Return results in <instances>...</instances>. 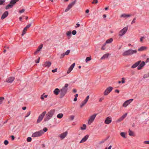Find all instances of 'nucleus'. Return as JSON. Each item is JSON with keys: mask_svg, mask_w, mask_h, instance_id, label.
<instances>
[{"mask_svg": "<svg viewBox=\"0 0 149 149\" xmlns=\"http://www.w3.org/2000/svg\"><path fill=\"white\" fill-rule=\"evenodd\" d=\"M55 111V110L52 109L48 112L46 114V117L45 118L44 120L46 121L50 119L54 114Z\"/></svg>", "mask_w": 149, "mask_h": 149, "instance_id": "f257e3e1", "label": "nucleus"}, {"mask_svg": "<svg viewBox=\"0 0 149 149\" xmlns=\"http://www.w3.org/2000/svg\"><path fill=\"white\" fill-rule=\"evenodd\" d=\"M137 52V51L136 50H134L132 49H129L124 51L122 55L123 56H128L136 54Z\"/></svg>", "mask_w": 149, "mask_h": 149, "instance_id": "f03ea898", "label": "nucleus"}, {"mask_svg": "<svg viewBox=\"0 0 149 149\" xmlns=\"http://www.w3.org/2000/svg\"><path fill=\"white\" fill-rule=\"evenodd\" d=\"M68 84H65V86L63 87L60 90V97L62 98L63 97L66 93L68 89Z\"/></svg>", "mask_w": 149, "mask_h": 149, "instance_id": "7ed1b4c3", "label": "nucleus"}, {"mask_svg": "<svg viewBox=\"0 0 149 149\" xmlns=\"http://www.w3.org/2000/svg\"><path fill=\"white\" fill-rule=\"evenodd\" d=\"M19 0H11L10 2V4H8L6 7V9H8L10 8H11L13 5L17 1Z\"/></svg>", "mask_w": 149, "mask_h": 149, "instance_id": "20e7f679", "label": "nucleus"}, {"mask_svg": "<svg viewBox=\"0 0 149 149\" xmlns=\"http://www.w3.org/2000/svg\"><path fill=\"white\" fill-rule=\"evenodd\" d=\"M44 133V132L42 130H41L40 131L36 132L34 133L32 135V137H36L41 136L42 134Z\"/></svg>", "mask_w": 149, "mask_h": 149, "instance_id": "39448f33", "label": "nucleus"}, {"mask_svg": "<svg viewBox=\"0 0 149 149\" xmlns=\"http://www.w3.org/2000/svg\"><path fill=\"white\" fill-rule=\"evenodd\" d=\"M112 87L109 86L107 88L103 93L104 95L105 96L108 95L113 90Z\"/></svg>", "mask_w": 149, "mask_h": 149, "instance_id": "423d86ee", "label": "nucleus"}, {"mask_svg": "<svg viewBox=\"0 0 149 149\" xmlns=\"http://www.w3.org/2000/svg\"><path fill=\"white\" fill-rule=\"evenodd\" d=\"M46 113V112L45 111H44L39 115L37 121V123H38L40 122V121L42 120Z\"/></svg>", "mask_w": 149, "mask_h": 149, "instance_id": "0eeeda50", "label": "nucleus"}, {"mask_svg": "<svg viewBox=\"0 0 149 149\" xmlns=\"http://www.w3.org/2000/svg\"><path fill=\"white\" fill-rule=\"evenodd\" d=\"M96 115L97 114H94L92 115V116H91L89 117L88 122V124L89 125H91V123L93 121L95 118L96 117Z\"/></svg>", "mask_w": 149, "mask_h": 149, "instance_id": "6e6552de", "label": "nucleus"}, {"mask_svg": "<svg viewBox=\"0 0 149 149\" xmlns=\"http://www.w3.org/2000/svg\"><path fill=\"white\" fill-rule=\"evenodd\" d=\"M127 29V27H124L123 29L120 31L119 33V35L120 36H123L126 32Z\"/></svg>", "mask_w": 149, "mask_h": 149, "instance_id": "1a4fd4ad", "label": "nucleus"}, {"mask_svg": "<svg viewBox=\"0 0 149 149\" xmlns=\"http://www.w3.org/2000/svg\"><path fill=\"white\" fill-rule=\"evenodd\" d=\"M89 98V96H87L85 100L82 102L80 106V108H82L87 102Z\"/></svg>", "mask_w": 149, "mask_h": 149, "instance_id": "9d476101", "label": "nucleus"}, {"mask_svg": "<svg viewBox=\"0 0 149 149\" xmlns=\"http://www.w3.org/2000/svg\"><path fill=\"white\" fill-rule=\"evenodd\" d=\"M133 99H131L126 101L123 103V106L124 107H126L133 101Z\"/></svg>", "mask_w": 149, "mask_h": 149, "instance_id": "9b49d317", "label": "nucleus"}, {"mask_svg": "<svg viewBox=\"0 0 149 149\" xmlns=\"http://www.w3.org/2000/svg\"><path fill=\"white\" fill-rule=\"evenodd\" d=\"M68 134V132L66 131L63 133L59 134L58 137H60L61 139H64L67 135Z\"/></svg>", "mask_w": 149, "mask_h": 149, "instance_id": "f8f14e48", "label": "nucleus"}, {"mask_svg": "<svg viewBox=\"0 0 149 149\" xmlns=\"http://www.w3.org/2000/svg\"><path fill=\"white\" fill-rule=\"evenodd\" d=\"M127 115V113H126L122 116L121 117L119 118L118 119L117 121L116 122L117 123H119L121 121L123 120V119L126 117Z\"/></svg>", "mask_w": 149, "mask_h": 149, "instance_id": "ddd939ff", "label": "nucleus"}, {"mask_svg": "<svg viewBox=\"0 0 149 149\" xmlns=\"http://www.w3.org/2000/svg\"><path fill=\"white\" fill-rule=\"evenodd\" d=\"M75 64V63H73L67 71V73L69 74L70 73L71 71L73 70V68L74 67Z\"/></svg>", "mask_w": 149, "mask_h": 149, "instance_id": "4468645a", "label": "nucleus"}, {"mask_svg": "<svg viewBox=\"0 0 149 149\" xmlns=\"http://www.w3.org/2000/svg\"><path fill=\"white\" fill-rule=\"evenodd\" d=\"M112 120L111 118L109 117H107L104 121V123L106 124H108L111 123Z\"/></svg>", "mask_w": 149, "mask_h": 149, "instance_id": "2eb2a0df", "label": "nucleus"}, {"mask_svg": "<svg viewBox=\"0 0 149 149\" xmlns=\"http://www.w3.org/2000/svg\"><path fill=\"white\" fill-rule=\"evenodd\" d=\"M15 79V78L13 77H10L8 78L6 81L8 83H11Z\"/></svg>", "mask_w": 149, "mask_h": 149, "instance_id": "dca6fc26", "label": "nucleus"}, {"mask_svg": "<svg viewBox=\"0 0 149 149\" xmlns=\"http://www.w3.org/2000/svg\"><path fill=\"white\" fill-rule=\"evenodd\" d=\"M88 137L89 135H87L85 136L80 141L79 143H83L85 142L88 139Z\"/></svg>", "mask_w": 149, "mask_h": 149, "instance_id": "f3484780", "label": "nucleus"}, {"mask_svg": "<svg viewBox=\"0 0 149 149\" xmlns=\"http://www.w3.org/2000/svg\"><path fill=\"white\" fill-rule=\"evenodd\" d=\"M43 47V45L41 44L40 45L39 47H38V48L37 49L36 51L34 52V54L36 55L37 54L38 52H39L41 49H42V47Z\"/></svg>", "mask_w": 149, "mask_h": 149, "instance_id": "a211bd4d", "label": "nucleus"}, {"mask_svg": "<svg viewBox=\"0 0 149 149\" xmlns=\"http://www.w3.org/2000/svg\"><path fill=\"white\" fill-rule=\"evenodd\" d=\"M8 11H5L2 15L1 17V19H3L6 17L8 15Z\"/></svg>", "mask_w": 149, "mask_h": 149, "instance_id": "6ab92c4d", "label": "nucleus"}, {"mask_svg": "<svg viewBox=\"0 0 149 149\" xmlns=\"http://www.w3.org/2000/svg\"><path fill=\"white\" fill-rule=\"evenodd\" d=\"M138 66L137 68L138 70L141 69L145 65V62L144 61H142L141 63Z\"/></svg>", "mask_w": 149, "mask_h": 149, "instance_id": "aec40b11", "label": "nucleus"}, {"mask_svg": "<svg viewBox=\"0 0 149 149\" xmlns=\"http://www.w3.org/2000/svg\"><path fill=\"white\" fill-rule=\"evenodd\" d=\"M141 62V61H137L132 66L131 68H136L139 65L140 63Z\"/></svg>", "mask_w": 149, "mask_h": 149, "instance_id": "412c9836", "label": "nucleus"}, {"mask_svg": "<svg viewBox=\"0 0 149 149\" xmlns=\"http://www.w3.org/2000/svg\"><path fill=\"white\" fill-rule=\"evenodd\" d=\"M51 62L47 61L44 63L43 64V66L45 67H49L51 65Z\"/></svg>", "mask_w": 149, "mask_h": 149, "instance_id": "4be33fe9", "label": "nucleus"}, {"mask_svg": "<svg viewBox=\"0 0 149 149\" xmlns=\"http://www.w3.org/2000/svg\"><path fill=\"white\" fill-rule=\"evenodd\" d=\"M130 15L129 14H123L121 15L120 17L126 18L128 17H130Z\"/></svg>", "mask_w": 149, "mask_h": 149, "instance_id": "5701e85b", "label": "nucleus"}, {"mask_svg": "<svg viewBox=\"0 0 149 149\" xmlns=\"http://www.w3.org/2000/svg\"><path fill=\"white\" fill-rule=\"evenodd\" d=\"M60 92V90L58 88H56L54 91V93L56 95H58Z\"/></svg>", "mask_w": 149, "mask_h": 149, "instance_id": "b1692460", "label": "nucleus"}, {"mask_svg": "<svg viewBox=\"0 0 149 149\" xmlns=\"http://www.w3.org/2000/svg\"><path fill=\"white\" fill-rule=\"evenodd\" d=\"M147 49V47L145 46H142L138 49L139 51H142L146 50Z\"/></svg>", "mask_w": 149, "mask_h": 149, "instance_id": "393cba45", "label": "nucleus"}, {"mask_svg": "<svg viewBox=\"0 0 149 149\" xmlns=\"http://www.w3.org/2000/svg\"><path fill=\"white\" fill-rule=\"evenodd\" d=\"M109 55V54H104L101 58V59H103L107 58Z\"/></svg>", "mask_w": 149, "mask_h": 149, "instance_id": "a878e982", "label": "nucleus"}, {"mask_svg": "<svg viewBox=\"0 0 149 149\" xmlns=\"http://www.w3.org/2000/svg\"><path fill=\"white\" fill-rule=\"evenodd\" d=\"M75 3V1H74L72 2V3H70L68 5V6L70 8H72V7L74 5V4Z\"/></svg>", "mask_w": 149, "mask_h": 149, "instance_id": "bb28decb", "label": "nucleus"}, {"mask_svg": "<svg viewBox=\"0 0 149 149\" xmlns=\"http://www.w3.org/2000/svg\"><path fill=\"white\" fill-rule=\"evenodd\" d=\"M63 116V114L62 113L58 114L57 116V117L59 119L61 118Z\"/></svg>", "mask_w": 149, "mask_h": 149, "instance_id": "cd10ccee", "label": "nucleus"}, {"mask_svg": "<svg viewBox=\"0 0 149 149\" xmlns=\"http://www.w3.org/2000/svg\"><path fill=\"white\" fill-rule=\"evenodd\" d=\"M113 40V39L112 38L108 39L106 42V43H109L111 42Z\"/></svg>", "mask_w": 149, "mask_h": 149, "instance_id": "c85d7f7f", "label": "nucleus"}, {"mask_svg": "<svg viewBox=\"0 0 149 149\" xmlns=\"http://www.w3.org/2000/svg\"><path fill=\"white\" fill-rule=\"evenodd\" d=\"M134 134V132L130 130L129 131V135L130 136H133Z\"/></svg>", "mask_w": 149, "mask_h": 149, "instance_id": "c756f323", "label": "nucleus"}, {"mask_svg": "<svg viewBox=\"0 0 149 149\" xmlns=\"http://www.w3.org/2000/svg\"><path fill=\"white\" fill-rule=\"evenodd\" d=\"M45 93H43L42 95H41L40 98L42 100H43L44 99V97L47 98V95H44Z\"/></svg>", "mask_w": 149, "mask_h": 149, "instance_id": "7c9ffc66", "label": "nucleus"}, {"mask_svg": "<svg viewBox=\"0 0 149 149\" xmlns=\"http://www.w3.org/2000/svg\"><path fill=\"white\" fill-rule=\"evenodd\" d=\"M66 35L69 37V38H70L71 36V31H68L66 33Z\"/></svg>", "mask_w": 149, "mask_h": 149, "instance_id": "2f4dec72", "label": "nucleus"}, {"mask_svg": "<svg viewBox=\"0 0 149 149\" xmlns=\"http://www.w3.org/2000/svg\"><path fill=\"white\" fill-rule=\"evenodd\" d=\"M86 125L85 124H83L82 127H80V129L81 130H85L86 129Z\"/></svg>", "mask_w": 149, "mask_h": 149, "instance_id": "473e14b6", "label": "nucleus"}, {"mask_svg": "<svg viewBox=\"0 0 149 149\" xmlns=\"http://www.w3.org/2000/svg\"><path fill=\"white\" fill-rule=\"evenodd\" d=\"M27 29H26L25 28H24L22 34V36H23L24 34H25L26 32V31H27Z\"/></svg>", "mask_w": 149, "mask_h": 149, "instance_id": "72a5a7b5", "label": "nucleus"}, {"mask_svg": "<svg viewBox=\"0 0 149 149\" xmlns=\"http://www.w3.org/2000/svg\"><path fill=\"white\" fill-rule=\"evenodd\" d=\"M120 135L124 138H125V133L124 132H121L120 133Z\"/></svg>", "mask_w": 149, "mask_h": 149, "instance_id": "f704fd0d", "label": "nucleus"}, {"mask_svg": "<svg viewBox=\"0 0 149 149\" xmlns=\"http://www.w3.org/2000/svg\"><path fill=\"white\" fill-rule=\"evenodd\" d=\"M91 60V57H87L85 60L86 62L87 63L88 61H90Z\"/></svg>", "mask_w": 149, "mask_h": 149, "instance_id": "c9c22d12", "label": "nucleus"}, {"mask_svg": "<svg viewBox=\"0 0 149 149\" xmlns=\"http://www.w3.org/2000/svg\"><path fill=\"white\" fill-rule=\"evenodd\" d=\"M69 119L71 120H73L74 119V116L73 115L70 116L69 117Z\"/></svg>", "mask_w": 149, "mask_h": 149, "instance_id": "e433bc0d", "label": "nucleus"}, {"mask_svg": "<svg viewBox=\"0 0 149 149\" xmlns=\"http://www.w3.org/2000/svg\"><path fill=\"white\" fill-rule=\"evenodd\" d=\"M70 52V50H68L66 51L65 53H64V54L66 55H68Z\"/></svg>", "mask_w": 149, "mask_h": 149, "instance_id": "4c0bfd02", "label": "nucleus"}, {"mask_svg": "<svg viewBox=\"0 0 149 149\" xmlns=\"http://www.w3.org/2000/svg\"><path fill=\"white\" fill-rule=\"evenodd\" d=\"M4 99V98L3 97H0V104L2 103Z\"/></svg>", "mask_w": 149, "mask_h": 149, "instance_id": "58836bf2", "label": "nucleus"}, {"mask_svg": "<svg viewBox=\"0 0 149 149\" xmlns=\"http://www.w3.org/2000/svg\"><path fill=\"white\" fill-rule=\"evenodd\" d=\"M32 139L30 137H28L27 139V141L28 142H31V141Z\"/></svg>", "mask_w": 149, "mask_h": 149, "instance_id": "ea45409f", "label": "nucleus"}, {"mask_svg": "<svg viewBox=\"0 0 149 149\" xmlns=\"http://www.w3.org/2000/svg\"><path fill=\"white\" fill-rule=\"evenodd\" d=\"M31 26V24H29V25H27L25 27L26 29H27L28 28H29Z\"/></svg>", "mask_w": 149, "mask_h": 149, "instance_id": "a19ab883", "label": "nucleus"}, {"mask_svg": "<svg viewBox=\"0 0 149 149\" xmlns=\"http://www.w3.org/2000/svg\"><path fill=\"white\" fill-rule=\"evenodd\" d=\"M31 113V112L30 111H29V112L27 113L26 115L25 116V118H26L28 117L30 115Z\"/></svg>", "mask_w": 149, "mask_h": 149, "instance_id": "79ce46f5", "label": "nucleus"}, {"mask_svg": "<svg viewBox=\"0 0 149 149\" xmlns=\"http://www.w3.org/2000/svg\"><path fill=\"white\" fill-rule=\"evenodd\" d=\"M77 33V32L76 30H73L72 32V33L73 35H75Z\"/></svg>", "mask_w": 149, "mask_h": 149, "instance_id": "37998d69", "label": "nucleus"}, {"mask_svg": "<svg viewBox=\"0 0 149 149\" xmlns=\"http://www.w3.org/2000/svg\"><path fill=\"white\" fill-rule=\"evenodd\" d=\"M4 143L5 145H7L8 143V142L7 140H6L4 141Z\"/></svg>", "mask_w": 149, "mask_h": 149, "instance_id": "c03bdc74", "label": "nucleus"}, {"mask_svg": "<svg viewBox=\"0 0 149 149\" xmlns=\"http://www.w3.org/2000/svg\"><path fill=\"white\" fill-rule=\"evenodd\" d=\"M70 9V8H69L68 6V7H67V8H66V9L65 10V12H67Z\"/></svg>", "mask_w": 149, "mask_h": 149, "instance_id": "a18cd8bd", "label": "nucleus"}, {"mask_svg": "<svg viewBox=\"0 0 149 149\" xmlns=\"http://www.w3.org/2000/svg\"><path fill=\"white\" fill-rule=\"evenodd\" d=\"M70 9V8H69L68 6V7H67V8H66V9L65 10V12H67Z\"/></svg>", "mask_w": 149, "mask_h": 149, "instance_id": "49530a36", "label": "nucleus"}, {"mask_svg": "<svg viewBox=\"0 0 149 149\" xmlns=\"http://www.w3.org/2000/svg\"><path fill=\"white\" fill-rule=\"evenodd\" d=\"M65 55V54H64V53L62 54L61 55V56L60 57V58H63Z\"/></svg>", "mask_w": 149, "mask_h": 149, "instance_id": "de8ad7c7", "label": "nucleus"}, {"mask_svg": "<svg viewBox=\"0 0 149 149\" xmlns=\"http://www.w3.org/2000/svg\"><path fill=\"white\" fill-rule=\"evenodd\" d=\"M5 1L0 0V5H1Z\"/></svg>", "mask_w": 149, "mask_h": 149, "instance_id": "09e8293b", "label": "nucleus"}, {"mask_svg": "<svg viewBox=\"0 0 149 149\" xmlns=\"http://www.w3.org/2000/svg\"><path fill=\"white\" fill-rule=\"evenodd\" d=\"M95 3H97V0H93V1L92 2L93 4Z\"/></svg>", "mask_w": 149, "mask_h": 149, "instance_id": "8fccbe9b", "label": "nucleus"}, {"mask_svg": "<svg viewBox=\"0 0 149 149\" xmlns=\"http://www.w3.org/2000/svg\"><path fill=\"white\" fill-rule=\"evenodd\" d=\"M143 143L145 144H149V141H145Z\"/></svg>", "mask_w": 149, "mask_h": 149, "instance_id": "3c124183", "label": "nucleus"}, {"mask_svg": "<svg viewBox=\"0 0 149 149\" xmlns=\"http://www.w3.org/2000/svg\"><path fill=\"white\" fill-rule=\"evenodd\" d=\"M25 10L24 9H22L21 10L19 11V12L20 13H22L24 12Z\"/></svg>", "mask_w": 149, "mask_h": 149, "instance_id": "603ef678", "label": "nucleus"}, {"mask_svg": "<svg viewBox=\"0 0 149 149\" xmlns=\"http://www.w3.org/2000/svg\"><path fill=\"white\" fill-rule=\"evenodd\" d=\"M121 82L122 84H123L124 83H125V79L124 78H122V81H121Z\"/></svg>", "mask_w": 149, "mask_h": 149, "instance_id": "864d4df0", "label": "nucleus"}, {"mask_svg": "<svg viewBox=\"0 0 149 149\" xmlns=\"http://www.w3.org/2000/svg\"><path fill=\"white\" fill-rule=\"evenodd\" d=\"M47 128L45 127L43 129V132H46L47 131Z\"/></svg>", "mask_w": 149, "mask_h": 149, "instance_id": "5fc2aeb1", "label": "nucleus"}, {"mask_svg": "<svg viewBox=\"0 0 149 149\" xmlns=\"http://www.w3.org/2000/svg\"><path fill=\"white\" fill-rule=\"evenodd\" d=\"M57 68H56L54 70H52V72H57Z\"/></svg>", "mask_w": 149, "mask_h": 149, "instance_id": "6e6d98bb", "label": "nucleus"}, {"mask_svg": "<svg viewBox=\"0 0 149 149\" xmlns=\"http://www.w3.org/2000/svg\"><path fill=\"white\" fill-rule=\"evenodd\" d=\"M149 77V75H144L143 77L144 79L148 78Z\"/></svg>", "mask_w": 149, "mask_h": 149, "instance_id": "4d7b16f0", "label": "nucleus"}, {"mask_svg": "<svg viewBox=\"0 0 149 149\" xmlns=\"http://www.w3.org/2000/svg\"><path fill=\"white\" fill-rule=\"evenodd\" d=\"M135 18H134L133 20L132 21V22H131V24H133L134 23H135Z\"/></svg>", "mask_w": 149, "mask_h": 149, "instance_id": "13d9d810", "label": "nucleus"}, {"mask_svg": "<svg viewBox=\"0 0 149 149\" xmlns=\"http://www.w3.org/2000/svg\"><path fill=\"white\" fill-rule=\"evenodd\" d=\"M144 38V37H142L140 38V41L141 42H142L143 40V39Z\"/></svg>", "mask_w": 149, "mask_h": 149, "instance_id": "bf43d9fd", "label": "nucleus"}, {"mask_svg": "<svg viewBox=\"0 0 149 149\" xmlns=\"http://www.w3.org/2000/svg\"><path fill=\"white\" fill-rule=\"evenodd\" d=\"M80 26V25L78 23H77L76 24V26H75L76 28H77L78 27H79Z\"/></svg>", "mask_w": 149, "mask_h": 149, "instance_id": "052dcab7", "label": "nucleus"}, {"mask_svg": "<svg viewBox=\"0 0 149 149\" xmlns=\"http://www.w3.org/2000/svg\"><path fill=\"white\" fill-rule=\"evenodd\" d=\"M11 138L12 140H13L14 139L15 137L13 136V135L11 136Z\"/></svg>", "mask_w": 149, "mask_h": 149, "instance_id": "680f3d73", "label": "nucleus"}, {"mask_svg": "<svg viewBox=\"0 0 149 149\" xmlns=\"http://www.w3.org/2000/svg\"><path fill=\"white\" fill-rule=\"evenodd\" d=\"M148 62H149V58H147L146 61V63H147Z\"/></svg>", "mask_w": 149, "mask_h": 149, "instance_id": "e2e57ef3", "label": "nucleus"}, {"mask_svg": "<svg viewBox=\"0 0 149 149\" xmlns=\"http://www.w3.org/2000/svg\"><path fill=\"white\" fill-rule=\"evenodd\" d=\"M111 146H110L108 148H106L105 149H111Z\"/></svg>", "mask_w": 149, "mask_h": 149, "instance_id": "0e129e2a", "label": "nucleus"}, {"mask_svg": "<svg viewBox=\"0 0 149 149\" xmlns=\"http://www.w3.org/2000/svg\"><path fill=\"white\" fill-rule=\"evenodd\" d=\"M40 57H39L38 59V61H36V63H38L39 62V60H40Z\"/></svg>", "mask_w": 149, "mask_h": 149, "instance_id": "69168bd1", "label": "nucleus"}, {"mask_svg": "<svg viewBox=\"0 0 149 149\" xmlns=\"http://www.w3.org/2000/svg\"><path fill=\"white\" fill-rule=\"evenodd\" d=\"M103 98H100V99H99V102H101V101H102V100H103Z\"/></svg>", "mask_w": 149, "mask_h": 149, "instance_id": "338daca9", "label": "nucleus"}, {"mask_svg": "<svg viewBox=\"0 0 149 149\" xmlns=\"http://www.w3.org/2000/svg\"><path fill=\"white\" fill-rule=\"evenodd\" d=\"M101 49L103 50H104L105 49V47L103 46L101 48Z\"/></svg>", "mask_w": 149, "mask_h": 149, "instance_id": "774afa93", "label": "nucleus"}]
</instances>
